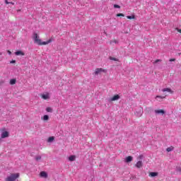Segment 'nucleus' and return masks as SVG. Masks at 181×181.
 I'll use <instances>...</instances> for the list:
<instances>
[{
  "label": "nucleus",
  "instance_id": "f257e3e1",
  "mask_svg": "<svg viewBox=\"0 0 181 181\" xmlns=\"http://www.w3.org/2000/svg\"><path fill=\"white\" fill-rule=\"evenodd\" d=\"M33 37L35 43L39 45H49V43H52V39L48 40L47 42H42V40L39 38L37 33H34Z\"/></svg>",
  "mask_w": 181,
  "mask_h": 181
},
{
  "label": "nucleus",
  "instance_id": "f03ea898",
  "mask_svg": "<svg viewBox=\"0 0 181 181\" xmlns=\"http://www.w3.org/2000/svg\"><path fill=\"white\" fill-rule=\"evenodd\" d=\"M18 177H19L18 173H13L6 178V181H15Z\"/></svg>",
  "mask_w": 181,
  "mask_h": 181
},
{
  "label": "nucleus",
  "instance_id": "7ed1b4c3",
  "mask_svg": "<svg viewBox=\"0 0 181 181\" xmlns=\"http://www.w3.org/2000/svg\"><path fill=\"white\" fill-rule=\"evenodd\" d=\"M154 112L156 115H165V112L163 110H155Z\"/></svg>",
  "mask_w": 181,
  "mask_h": 181
},
{
  "label": "nucleus",
  "instance_id": "20e7f679",
  "mask_svg": "<svg viewBox=\"0 0 181 181\" xmlns=\"http://www.w3.org/2000/svg\"><path fill=\"white\" fill-rule=\"evenodd\" d=\"M163 93H165V91L167 93H170V94H173V90H172V89L169 88H165L163 89H162Z\"/></svg>",
  "mask_w": 181,
  "mask_h": 181
},
{
  "label": "nucleus",
  "instance_id": "39448f33",
  "mask_svg": "<svg viewBox=\"0 0 181 181\" xmlns=\"http://www.w3.org/2000/svg\"><path fill=\"white\" fill-rule=\"evenodd\" d=\"M117 100H119V95H115L110 99V101H117Z\"/></svg>",
  "mask_w": 181,
  "mask_h": 181
},
{
  "label": "nucleus",
  "instance_id": "423d86ee",
  "mask_svg": "<svg viewBox=\"0 0 181 181\" xmlns=\"http://www.w3.org/2000/svg\"><path fill=\"white\" fill-rule=\"evenodd\" d=\"M9 136V132H4L1 133V138L4 139L5 138H8Z\"/></svg>",
  "mask_w": 181,
  "mask_h": 181
},
{
  "label": "nucleus",
  "instance_id": "0eeeda50",
  "mask_svg": "<svg viewBox=\"0 0 181 181\" xmlns=\"http://www.w3.org/2000/svg\"><path fill=\"white\" fill-rule=\"evenodd\" d=\"M132 159H133L132 156H127V157L125 158V162H126L127 163H129V162H132Z\"/></svg>",
  "mask_w": 181,
  "mask_h": 181
},
{
  "label": "nucleus",
  "instance_id": "6e6552de",
  "mask_svg": "<svg viewBox=\"0 0 181 181\" xmlns=\"http://www.w3.org/2000/svg\"><path fill=\"white\" fill-rule=\"evenodd\" d=\"M15 54L16 56H25V53L22 51H16Z\"/></svg>",
  "mask_w": 181,
  "mask_h": 181
},
{
  "label": "nucleus",
  "instance_id": "1a4fd4ad",
  "mask_svg": "<svg viewBox=\"0 0 181 181\" xmlns=\"http://www.w3.org/2000/svg\"><path fill=\"white\" fill-rule=\"evenodd\" d=\"M42 98H43V100H49V98H50V97L49 96V93L42 94Z\"/></svg>",
  "mask_w": 181,
  "mask_h": 181
},
{
  "label": "nucleus",
  "instance_id": "9d476101",
  "mask_svg": "<svg viewBox=\"0 0 181 181\" xmlns=\"http://www.w3.org/2000/svg\"><path fill=\"white\" fill-rule=\"evenodd\" d=\"M101 71H104V69H96L95 71V74L97 75V74H100V73H101Z\"/></svg>",
  "mask_w": 181,
  "mask_h": 181
},
{
  "label": "nucleus",
  "instance_id": "9b49d317",
  "mask_svg": "<svg viewBox=\"0 0 181 181\" xmlns=\"http://www.w3.org/2000/svg\"><path fill=\"white\" fill-rule=\"evenodd\" d=\"M143 166V163L142 161L139 160L136 163V167H137L138 168H142Z\"/></svg>",
  "mask_w": 181,
  "mask_h": 181
},
{
  "label": "nucleus",
  "instance_id": "f8f14e48",
  "mask_svg": "<svg viewBox=\"0 0 181 181\" xmlns=\"http://www.w3.org/2000/svg\"><path fill=\"white\" fill-rule=\"evenodd\" d=\"M41 177H47V173L45 171H42L40 173Z\"/></svg>",
  "mask_w": 181,
  "mask_h": 181
},
{
  "label": "nucleus",
  "instance_id": "ddd939ff",
  "mask_svg": "<svg viewBox=\"0 0 181 181\" xmlns=\"http://www.w3.org/2000/svg\"><path fill=\"white\" fill-rule=\"evenodd\" d=\"M135 115H136V117H141L142 116V110H140L139 112L136 111L135 112Z\"/></svg>",
  "mask_w": 181,
  "mask_h": 181
},
{
  "label": "nucleus",
  "instance_id": "4468645a",
  "mask_svg": "<svg viewBox=\"0 0 181 181\" xmlns=\"http://www.w3.org/2000/svg\"><path fill=\"white\" fill-rule=\"evenodd\" d=\"M69 160H70V162H74V160H76V156H70L69 157Z\"/></svg>",
  "mask_w": 181,
  "mask_h": 181
},
{
  "label": "nucleus",
  "instance_id": "2eb2a0df",
  "mask_svg": "<svg viewBox=\"0 0 181 181\" xmlns=\"http://www.w3.org/2000/svg\"><path fill=\"white\" fill-rule=\"evenodd\" d=\"M149 175L151 177H155L156 176H158V173H156V172H151V173H150Z\"/></svg>",
  "mask_w": 181,
  "mask_h": 181
},
{
  "label": "nucleus",
  "instance_id": "dca6fc26",
  "mask_svg": "<svg viewBox=\"0 0 181 181\" xmlns=\"http://www.w3.org/2000/svg\"><path fill=\"white\" fill-rule=\"evenodd\" d=\"M10 84H11V86H13V84H16V79L15 78L11 79Z\"/></svg>",
  "mask_w": 181,
  "mask_h": 181
},
{
  "label": "nucleus",
  "instance_id": "f3484780",
  "mask_svg": "<svg viewBox=\"0 0 181 181\" xmlns=\"http://www.w3.org/2000/svg\"><path fill=\"white\" fill-rule=\"evenodd\" d=\"M43 121H49V115H45L42 117Z\"/></svg>",
  "mask_w": 181,
  "mask_h": 181
},
{
  "label": "nucleus",
  "instance_id": "a211bd4d",
  "mask_svg": "<svg viewBox=\"0 0 181 181\" xmlns=\"http://www.w3.org/2000/svg\"><path fill=\"white\" fill-rule=\"evenodd\" d=\"M173 149H175V148L173 146H170L167 148L166 151L167 152H172V151H173Z\"/></svg>",
  "mask_w": 181,
  "mask_h": 181
},
{
  "label": "nucleus",
  "instance_id": "6ab92c4d",
  "mask_svg": "<svg viewBox=\"0 0 181 181\" xmlns=\"http://www.w3.org/2000/svg\"><path fill=\"white\" fill-rule=\"evenodd\" d=\"M166 95H165L164 96H160V95H157L156 96V99L158 100V98H160V100L165 98Z\"/></svg>",
  "mask_w": 181,
  "mask_h": 181
},
{
  "label": "nucleus",
  "instance_id": "aec40b11",
  "mask_svg": "<svg viewBox=\"0 0 181 181\" xmlns=\"http://www.w3.org/2000/svg\"><path fill=\"white\" fill-rule=\"evenodd\" d=\"M46 111L47 112H53V109L52 107H47Z\"/></svg>",
  "mask_w": 181,
  "mask_h": 181
},
{
  "label": "nucleus",
  "instance_id": "412c9836",
  "mask_svg": "<svg viewBox=\"0 0 181 181\" xmlns=\"http://www.w3.org/2000/svg\"><path fill=\"white\" fill-rule=\"evenodd\" d=\"M53 141H54V137L50 136L48 138L47 142H53Z\"/></svg>",
  "mask_w": 181,
  "mask_h": 181
},
{
  "label": "nucleus",
  "instance_id": "4be33fe9",
  "mask_svg": "<svg viewBox=\"0 0 181 181\" xmlns=\"http://www.w3.org/2000/svg\"><path fill=\"white\" fill-rule=\"evenodd\" d=\"M110 60H113L114 62H119V59H117L115 57H110Z\"/></svg>",
  "mask_w": 181,
  "mask_h": 181
},
{
  "label": "nucleus",
  "instance_id": "5701e85b",
  "mask_svg": "<svg viewBox=\"0 0 181 181\" xmlns=\"http://www.w3.org/2000/svg\"><path fill=\"white\" fill-rule=\"evenodd\" d=\"M127 19H135V16H127Z\"/></svg>",
  "mask_w": 181,
  "mask_h": 181
},
{
  "label": "nucleus",
  "instance_id": "b1692460",
  "mask_svg": "<svg viewBox=\"0 0 181 181\" xmlns=\"http://www.w3.org/2000/svg\"><path fill=\"white\" fill-rule=\"evenodd\" d=\"M40 159H42V156H37L35 157V160H40Z\"/></svg>",
  "mask_w": 181,
  "mask_h": 181
},
{
  "label": "nucleus",
  "instance_id": "393cba45",
  "mask_svg": "<svg viewBox=\"0 0 181 181\" xmlns=\"http://www.w3.org/2000/svg\"><path fill=\"white\" fill-rule=\"evenodd\" d=\"M114 8L119 9V8H121V6H119V5H118V4H115Z\"/></svg>",
  "mask_w": 181,
  "mask_h": 181
},
{
  "label": "nucleus",
  "instance_id": "a878e982",
  "mask_svg": "<svg viewBox=\"0 0 181 181\" xmlns=\"http://www.w3.org/2000/svg\"><path fill=\"white\" fill-rule=\"evenodd\" d=\"M176 172H181V167H176Z\"/></svg>",
  "mask_w": 181,
  "mask_h": 181
},
{
  "label": "nucleus",
  "instance_id": "bb28decb",
  "mask_svg": "<svg viewBox=\"0 0 181 181\" xmlns=\"http://www.w3.org/2000/svg\"><path fill=\"white\" fill-rule=\"evenodd\" d=\"M117 16L119 17V16H124L123 13H117Z\"/></svg>",
  "mask_w": 181,
  "mask_h": 181
},
{
  "label": "nucleus",
  "instance_id": "cd10ccee",
  "mask_svg": "<svg viewBox=\"0 0 181 181\" xmlns=\"http://www.w3.org/2000/svg\"><path fill=\"white\" fill-rule=\"evenodd\" d=\"M10 63L11 64H13L16 63V60H12V61L10 62Z\"/></svg>",
  "mask_w": 181,
  "mask_h": 181
},
{
  "label": "nucleus",
  "instance_id": "c85d7f7f",
  "mask_svg": "<svg viewBox=\"0 0 181 181\" xmlns=\"http://www.w3.org/2000/svg\"><path fill=\"white\" fill-rule=\"evenodd\" d=\"M139 159H140V160L144 159V156H142V155L139 156Z\"/></svg>",
  "mask_w": 181,
  "mask_h": 181
},
{
  "label": "nucleus",
  "instance_id": "c756f323",
  "mask_svg": "<svg viewBox=\"0 0 181 181\" xmlns=\"http://www.w3.org/2000/svg\"><path fill=\"white\" fill-rule=\"evenodd\" d=\"M176 59H170L169 62H175Z\"/></svg>",
  "mask_w": 181,
  "mask_h": 181
},
{
  "label": "nucleus",
  "instance_id": "7c9ffc66",
  "mask_svg": "<svg viewBox=\"0 0 181 181\" xmlns=\"http://www.w3.org/2000/svg\"><path fill=\"white\" fill-rule=\"evenodd\" d=\"M159 62H160V59H157V60L155 61L154 63H159Z\"/></svg>",
  "mask_w": 181,
  "mask_h": 181
},
{
  "label": "nucleus",
  "instance_id": "2f4dec72",
  "mask_svg": "<svg viewBox=\"0 0 181 181\" xmlns=\"http://www.w3.org/2000/svg\"><path fill=\"white\" fill-rule=\"evenodd\" d=\"M7 52H8V54L9 55L12 54V52H11V51H9V50H8Z\"/></svg>",
  "mask_w": 181,
  "mask_h": 181
},
{
  "label": "nucleus",
  "instance_id": "473e14b6",
  "mask_svg": "<svg viewBox=\"0 0 181 181\" xmlns=\"http://www.w3.org/2000/svg\"><path fill=\"white\" fill-rule=\"evenodd\" d=\"M5 4H6V5L9 4V2L8 1V0H5Z\"/></svg>",
  "mask_w": 181,
  "mask_h": 181
},
{
  "label": "nucleus",
  "instance_id": "72a5a7b5",
  "mask_svg": "<svg viewBox=\"0 0 181 181\" xmlns=\"http://www.w3.org/2000/svg\"><path fill=\"white\" fill-rule=\"evenodd\" d=\"M112 43H114V40H110V45H112Z\"/></svg>",
  "mask_w": 181,
  "mask_h": 181
},
{
  "label": "nucleus",
  "instance_id": "f704fd0d",
  "mask_svg": "<svg viewBox=\"0 0 181 181\" xmlns=\"http://www.w3.org/2000/svg\"><path fill=\"white\" fill-rule=\"evenodd\" d=\"M113 42L115 43V44H117L118 43V40H114Z\"/></svg>",
  "mask_w": 181,
  "mask_h": 181
},
{
  "label": "nucleus",
  "instance_id": "c9c22d12",
  "mask_svg": "<svg viewBox=\"0 0 181 181\" xmlns=\"http://www.w3.org/2000/svg\"><path fill=\"white\" fill-rule=\"evenodd\" d=\"M9 4H11V5H15V3L13 2H9Z\"/></svg>",
  "mask_w": 181,
  "mask_h": 181
},
{
  "label": "nucleus",
  "instance_id": "e433bc0d",
  "mask_svg": "<svg viewBox=\"0 0 181 181\" xmlns=\"http://www.w3.org/2000/svg\"><path fill=\"white\" fill-rule=\"evenodd\" d=\"M2 54V53L0 52V56Z\"/></svg>",
  "mask_w": 181,
  "mask_h": 181
}]
</instances>
